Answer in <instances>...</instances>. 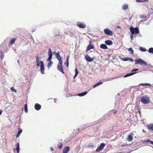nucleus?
Listing matches in <instances>:
<instances>
[{"label": "nucleus", "instance_id": "obj_10", "mask_svg": "<svg viewBox=\"0 0 153 153\" xmlns=\"http://www.w3.org/2000/svg\"><path fill=\"white\" fill-rule=\"evenodd\" d=\"M104 33L109 36H111L113 35L112 32L109 29H105L104 30Z\"/></svg>", "mask_w": 153, "mask_h": 153}, {"label": "nucleus", "instance_id": "obj_13", "mask_svg": "<svg viewBox=\"0 0 153 153\" xmlns=\"http://www.w3.org/2000/svg\"><path fill=\"white\" fill-rule=\"evenodd\" d=\"M85 60L89 62H92L93 60V59L91 58L90 56L88 54L85 55Z\"/></svg>", "mask_w": 153, "mask_h": 153}, {"label": "nucleus", "instance_id": "obj_45", "mask_svg": "<svg viewBox=\"0 0 153 153\" xmlns=\"http://www.w3.org/2000/svg\"><path fill=\"white\" fill-rule=\"evenodd\" d=\"M148 0H140V2H148Z\"/></svg>", "mask_w": 153, "mask_h": 153}, {"label": "nucleus", "instance_id": "obj_50", "mask_svg": "<svg viewBox=\"0 0 153 153\" xmlns=\"http://www.w3.org/2000/svg\"><path fill=\"white\" fill-rule=\"evenodd\" d=\"M3 110H0V115L2 114Z\"/></svg>", "mask_w": 153, "mask_h": 153}, {"label": "nucleus", "instance_id": "obj_44", "mask_svg": "<svg viewBox=\"0 0 153 153\" xmlns=\"http://www.w3.org/2000/svg\"><path fill=\"white\" fill-rule=\"evenodd\" d=\"M128 61H129L130 62H132L134 61V60L131 58V57L129 58L128 57Z\"/></svg>", "mask_w": 153, "mask_h": 153}, {"label": "nucleus", "instance_id": "obj_36", "mask_svg": "<svg viewBox=\"0 0 153 153\" xmlns=\"http://www.w3.org/2000/svg\"><path fill=\"white\" fill-rule=\"evenodd\" d=\"M149 142L151 144H153V141L150 140L149 139H148L144 141L143 142V143L144 142L147 143Z\"/></svg>", "mask_w": 153, "mask_h": 153}, {"label": "nucleus", "instance_id": "obj_49", "mask_svg": "<svg viewBox=\"0 0 153 153\" xmlns=\"http://www.w3.org/2000/svg\"><path fill=\"white\" fill-rule=\"evenodd\" d=\"M50 150L51 151H53L54 150V149L52 147H51V148H50Z\"/></svg>", "mask_w": 153, "mask_h": 153}, {"label": "nucleus", "instance_id": "obj_5", "mask_svg": "<svg viewBox=\"0 0 153 153\" xmlns=\"http://www.w3.org/2000/svg\"><path fill=\"white\" fill-rule=\"evenodd\" d=\"M62 62H59L57 65V69L63 74H64L65 72L63 71L62 66Z\"/></svg>", "mask_w": 153, "mask_h": 153}, {"label": "nucleus", "instance_id": "obj_41", "mask_svg": "<svg viewBox=\"0 0 153 153\" xmlns=\"http://www.w3.org/2000/svg\"><path fill=\"white\" fill-rule=\"evenodd\" d=\"M10 89H11V91H12L14 92H16V91H17L16 90V89H15V88H14L13 87H11L10 88Z\"/></svg>", "mask_w": 153, "mask_h": 153}, {"label": "nucleus", "instance_id": "obj_9", "mask_svg": "<svg viewBox=\"0 0 153 153\" xmlns=\"http://www.w3.org/2000/svg\"><path fill=\"white\" fill-rule=\"evenodd\" d=\"M105 144L104 143H101L96 150V152H99L101 151L104 148Z\"/></svg>", "mask_w": 153, "mask_h": 153}, {"label": "nucleus", "instance_id": "obj_24", "mask_svg": "<svg viewBox=\"0 0 153 153\" xmlns=\"http://www.w3.org/2000/svg\"><path fill=\"white\" fill-rule=\"evenodd\" d=\"M128 4H125L122 5V9L123 10H126L128 8Z\"/></svg>", "mask_w": 153, "mask_h": 153}, {"label": "nucleus", "instance_id": "obj_58", "mask_svg": "<svg viewBox=\"0 0 153 153\" xmlns=\"http://www.w3.org/2000/svg\"><path fill=\"white\" fill-rule=\"evenodd\" d=\"M59 34H58V35H55V36H59Z\"/></svg>", "mask_w": 153, "mask_h": 153}, {"label": "nucleus", "instance_id": "obj_48", "mask_svg": "<svg viewBox=\"0 0 153 153\" xmlns=\"http://www.w3.org/2000/svg\"><path fill=\"white\" fill-rule=\"evenodd\" d=\"M140 17L141 18H146V15H141L140 16Z\"/></svg>", "mask_w": 153, "mask_h": 153}, {"label": "nucleus", "instance_id": "obj_57", "mask_svg": "<svg viewBox=\"0 0 153 153\" xmlns=\"http://www.w3.org/2000/svg\"><path fill=\"white\" fill-rule=\"evenodd\" d=\"M143 132H146V131H145V130H144L143 129V131H142Z\"/></svg>", "mask_w": 153, "mask_h": 153}, {"label": "nucleus", "instance_id": "obj_29", "mask_svg": "<svg viewBox=\"0 0 153 153\" xmlns=\"http://www.w3.org/2000/svg\"><path fill=\"white\" fill-rule=\"evenodd\" d=\"M47 61L49 62L48 63L47 65V67L48 68H49L53 64V62L51 61V60H50L49 61Z\"/></svg>", "mask_w": 153, "mask_h": 153}, {"label": "nucleus", "instance_id": "obj_3", "mask_svg": "<svg viewBox=\"0 0 153 153\" xmlns=\"http://www.w3.org/2000/svg\"><path fill=\"white\" fill-rule=\"evenodd\" d=\"M130 30L131 34H137L139 32V29L137 27L134 28L133 27H131L130 28Z\"/></svg>", "mask_w": 153, "mask_h": 153}, {"label": "nucleus", "instance_id": "obj_30", "mask_svg": "<svg viewBox=\"0 0 153 153\" xmlns=\"http://www.w3.org/2000/svg\"><path fill=\"white\" fill-rule=\"evenodd\" d=\"M139 50L142 52H145L147 51L145 48L140 46L139 47Z\"/></svg>", "mask_w": 153, "mask_h": 153}, {"label": "nucleus", "instance_id": "obj_11", "mask_svg": "<svg viewBox=\"0 0 153 153\" xmlns=\"http://www.w3.org/2000/svg\"><path fill=\"white\" fill-rule=\"evenodd\" d=\"M48 57L47 59V61H49L52 59L53 56L52 52L51 49L50 48L48 49Z\"/></svg>", "mask_w": 153, "mask_h": 153}, {"label": "nucleus", "instance_id": "obj_12", "mask_svg": "<svg viewBox=\"0 0 153 153\" xmlns=\"http://www.w3.org/2000/svg\"><path fill=\"white\" fill-rule=\"evenodd\" d=\"M55 55L56 57L59 60V62H62V58L59 52L55 53Z\"/></svg>", "mask_w": 153, "mask_h": 153}, {"label": "nucleus", "instance_id": "obj_56", "mask_svg": "<svg viewBox=\"0 0 153 153\" xmlns=\"http://www.w3.org/2000/svg\"><path fill=\"white\" fill-rule=\"evenodd\" d=\"M56 99H54V102H56Z\"/></svg>", "mask_w": 153, "mask_h": 153}, {"label": "nucleus", "instance_id": "obj_54", "mask_svg": "<svg viewBox=\"0 0 153 153\" xmlns=\"http://www.w3.org/2000/svg\"><path fill=\"white\" fill-rule=\"evenodd\" d=\"M17 62L19 64V65H20V63H19V60H17Z\"/></svg>", "mask_w": 153, "mask_h": 153}, {"label": "nucleus", "instance_id": "obj_33", "mask_svg": "<svg viewBox=\"0 0 153 153\" xmlns=\"http://www.w3.org/2000/svg\"><path fill=\"white\" fill-rule=\"evenodd\" d=\"M95 147V146H94L93 144L92 143H90L88 144L87 146V147L88 148H91L92 149H93Z\"/></svg>", "mask_w": 153, "mask_h": 153}, {"label": "nucleus", "instance_id": "obj_34", "mask_svg": "<svg viewBox=\"0 0 153 153\" xmlns=\"http://www.w3.org/2000/svg\"><path fill=\"white\" fill-rule=\"evenodd\" d=\"M16 40V39L15 38H13L11 39L10 42V44L11 45H13L14 43L15 42Z\"/></svg>", "mask_w": 153, "mask_h": 153}, {"label": "nucleus", "instance_id": "obj_1", "mask_svg": "<svg viewBox=\"0 0 153 153\" xmlns=\"http://www.w3.org/2000/svg\"><path fill=\"white\" fill-rule=\"evenodd\" d=\"M36 65L37 67L40 65V72L42 74H44L45 67L43 62L41 61L40 60L39 57L37 56H36Z\"/></svg>", "mask_w": 153, "mask_h": 153}, {"label": "nucleus", "instance_id": "obj_4", "mask_svg": "<svg viewBox=\"0 0 153 153\" xmlns=\"http://www.w3.org/2000/svg\"><path fill=\"white\" fill-rule=\"evenodd\" d=\"M140 101L144 104H147L149 101V98L147 96H143L142 97Z\"/></svg>", "mask_w": 153, "mask_h": 153}, {"label": "nucleus", "instance_id": "obj_15", "mask_svg": "<svg viewBox=\"0 0 153 153\" xmlns=\"http://www.w3.org/2000/svg\"><path fill=\"white\" fill-rule=\"evenodd\" d=\"M70 149V147L68 146H65L63 150V153H68Z\"/></svg>", "mask_w": 153, "mask_h": 153}, {"label": "nucleus", "instance_id": "obj_46", "mask_svg": "<svg viewBox=\"0 0 153 153\" xmlns=\"http://www.w3.org/2000/svg\"><path fill=\"white\" fill-rule=\"evenodd\" d=\"M134 35V34H131L130 35V38L131 40H133V39Z\"/></svg>", "mask_w": 153, "mask_h": 153}, {"label": "nucleus", "instance_id": "obj_59", "mask_svg": "<svg viewBox=\"0 0 153 153\" xmlns=\"http://www.w3.org/2000/svg\"><path fill=\"white\" fill-rule=\"evenodd\" d=\"M55 53H56V52H55V51H54V52H53V53H55Z\"/></svg>", "mask_w": 153, "mask_h": 153}, {"label": "nucleus", "instance_id": "obj_53", "mask_svg": "<svg viewBox=\"0 0 153 153\" xmlns=\"http://www.w3.org/2000/svg\"><path fill=\"white\" fill-rule=\"evenodd\" d=\"M140 0H136V1L138 2H140Z\"/></svg>", "mask_w": 153, "mask_h": 153}, {"label": "nucleus", "instance_id": "obj_22", "mask_svg": "<svg viewBox=\"0 0 153 153\" xmlns=\"http://www.w3.org/2000/svg\"><path fill=\"white\" fill-rule=\"evenodd\" d=\"M102 83H103V82H98L97 83H96L95 84H94L93 85V88H95L97 87L98 86H99L100 85H101Z\"/></svg>", "mask_w": 153, "mask_h": 153}, {"label": "nucleus", "instance_id": "obj_55", "mask_svg": "<svg viewBox=\"0 0 153 153\" xmlns=\"http://www.w3.org/2000/svg\"><path fill=\"white\" fill-rule=\"evenodd\" d=\"M134 36V37H136V34H135Z\"/></svg>", "mask_w": 153, "mask_h": 153}, {"label": "nucleus", "instance_id": "obj_31", "mask_svg": "<svg viewBox=\"0 0 153 153\" xmlns=\"http://www.w3.org/2000/svg\"><path fill=\"white\" fill-rule=\"evenodd\" d=\"M139 85L142 86H151V84L148 83H140L139 84Z\"/></svg>", "mask_w": 153, "mask_h": 153}, {"label": "nucleus", "instance_id": "obj_16", "mask_svg": "<svg viewBox=\"0 0 153 153\" xmlns=\"http://www.w3.org/2000/svg\"><path fill=\"white\" fill-rule=\"evenodd\" d=\"M88 93L87 91H85L84 92L78 94L76 95L79 97H83L85 95Z\"/></svg>", "mask_w": 153, "mask_h": 153}, {"label": "nucleus", "instance_id": "obj_43", "mask_svg": "<svg viewBox=\"0 0 153 153\" xmlns=\"http://www.w3.org/2000/svg\"><path fill=\"white\" fill-rule=\"evenodd\" d=\"M79 72L77 68H76L75 69V74L78 75Z\"/></svg>", "mask_w": 153, "mask_h": 153}, {"label": "nucleus", "instance_id": "obj_8", "mask_svg": "<svg viewBox=\"0 0 153 153\" xmlns=\"http://www.w3.org/2000/svg\"><path fill=\"white\" fill-rule=\"evenodd\" d=\"M105 144L104 143H101L96 150V152H99L101 151L104 148Z\"/></svg>", "mask_w": 153, "mask_h": 153}, {"label": "nucleus", "instance_id": "obj_28", "mask_svg": "<svg viewBox=\"0 0 153 153\" xmlns=\"http://www.w3.org/2000/svg\"><path fill=\"white\" fill-rule=\"evenodd\" d=\"M69 56L68 55L66 58V62L65 63V64L66 65L67 67H68L69 65Z\"/></svg>", "mask_w": 153, "mask_h": 153}, {"label": "nucleus", "instance_id": "obj_6", "mask_svg": "<svg viewBox=\"0 0 153 153\" xmlns=\"http://www.w3.org/2000/svg\"><path fill=\"white\" fill-rule=\"evenodd\" d=\"M76 25L78 27L81 28H84L87 27L86 25L83 22H78Z\"/></svg>", "mask_w": 153, "mask_h": 153}, {"label": "nucleus", "instance_id": "obj_20", "mask_svg": "<svg viewBox=\"0 0 153 153\" xmlns=\"http://www.w3.org/2000/svg\"><path fill=\"white\" fill-rule=\"evenodd\" d=\"M137 73V72H131L129 73H128V74H126L124 75L123 76V77L125 78V77H128L129 76H131L132 75H134L135 74H136Z\"/></svg>", "mask_w": 153, "mask_h": 153}, {"label": "nucleus", "instance_id": "obj_51", "mask_svg": "<svg viewBox=\"0 0 153 153\" xmlns=\"http://www.w3.org/2000/svg\"><path fill=\"white\" fill-rule=\"evenodd\" d=\"M77 76V75L75 74L74 76V79H75Z\"/></svg>", "mask_w": 153, "mask_h": 153}, {"label": "nucleus", "instance_id": "obj_26", "mask_svg": "<svg viewBox=\"0 0 153 153\" xmlns=\"http://www.w3.org/2000/svg\"><path fill=\"white\" fill-rule=\"evenodd\" d=\"M16 149L17 153H19L20 151V147L19 143H17L16 144Z\"/></svg>", "mask_w": 153, "mask_h": 153}, {"label": "nucleus", "instance_id": "obj_38", "mask_svg": "<svg viewBox=\"0 0 153 153\" xmlns=\"http://www.w3.org/2000/svg\"><path fill=\"white\" fill-rule=\"evenodd\" d=\"M128 51L130 52L131 54H133L134 51L132 48H130L128 49Z\"/></svg>", "mask_w": 153, "mask_h": 153}, {"label": "nucleus", "instance_id": "obj_25", "mask_svg": "<svg viewBox=\"0 0 153 153\" xmlns=\"http://www.w3.org/2000/svg\"><path fill=\"white\" fill-rule=\"evenodd\" d=\"M100 47L101 48L104 49H106L108 48V47L105 44H101L100 45Z\"/></svg>", "mask_w": 153, "mask_h": 153}, {"label": "nucleus", "instance_id": "obj_7", "mask_svg": "<svg viewBox=\"0 0 153 153\" xmlns=\"http://www.w3.org/2000/svg\"><path fill=\"white\" fill-rule=\"evenodd\" d=\"M105 144L104 143H101L96 150V152H99L101 151L104 148Z\"/></svg>", "mask_w": 153, "mask_h": 153}, {"label": "nucleus", "instance_id": "obj_21", "mask_svg": "<svg viewBox=\"0 0 153 153\" xmlns=\"http://www.w3.org/2000/svg\"><path fill=\"white\" fill-rule=\"evenodd\" d=\"M94 48V47L93 44L89 45L87 48L86 51H88L91 49H93Z\"/></svg>", "mask_w": 153, "mask_h": 153}, {"label": "nucleus", "instance_id": "obj_17", "mask_svg": "<svg viewBox=\"0 0 153 153\" xmlns=\"http://www.w3.org/2000/svg\"><path fill=\"white\" fill-rule=\"evenodd\" d=\"M134 135L132 133H131L130 134L128 135L127 138V140L128 141H131L133 139V135Z\"/></svg>", "mask_w": 153, "mask_h": 153}, {"label": "nucleus", "instance_id": "obj_2", "mask_svg": "<svg viewBox=\"0 0 153 153\" xmlns=\"http://www.w3.org/2000/svg\"><path fill=\"white\" fill-rule=\"evenodd\" d=\"M135 64H139L141 65H147V63L143 59L139 58L135 60Z\"/></svg>", "mask_w": 153, "mask_h": 153}, {"label": "nucleus", "instance_id": "obj_32", "mask_svg": "<svg viewBox=\"0 0 153 153\" xmlns=\"http://www.w3.org/2000/svg\"><path fill=\"white\" fill-rule=\"evenodd\" d=\"M4 56V55L3 52L2 51H0V57L1 59L2 60Z\"/></svg>", "mask_w": 153, "mask_h": 153}, {"label": "nucleus", "instance_id": "obj_14", "mask_svg": "<svg viewBox=\"0 0 153 153\" xmlns=\"http://www.w3.org/2000/svg\"><path fill=\"white\" fill-rule=\"evenodd\" d=\"M41 108V105L37 103H36L35 104L34 108L35 110L37 111H39L40 110Z\"/></svg>", "mask_w": 153, "mask_h": 153}, {"label": "nucleus", "instance_id": "obj_60", "mask_svg": "<svg viewBox=\"0 0 153 153\" xmlns=\"http://www.w3.org/2000/svg\"><path fill=\"white\" fill-rule=\"evenodd\" d=\"M153 86V84H152V85H151V86Z\"/></svg>", "mask_w": 153, "mask_h": 153}, {"label": "nucleus", "instance_id": "obj_37", "mask_svg": "<svg viewBox=\"0 0 153 153\" xmlns=\"http://www.w3.org/2000/svg\"><path fill=\"white\" fill-rule=\"evenodd\" d=\"M148 51L150 53L153 54V48H149L148 50Z\"/></svg>", "mask_w": 153, "mask_h": 153}, {"label": "nucleus", "instance_id": "obj_27", "mask_svg": "<svg viewBox=\"0 0 153 153\" xmlns=\"http://www.w3.org/2000/svg\"><path fill=\"white\" fill-rule=\"evenodd\" d=\"M5 74L4 73H0V80H2L5 78Z\"/></svg>", "mask_w": 153, "mask_h": 153}, {"label": "nucleus", "instance_id": "obj_39", "mask_svg": "<svg viewBox=\"0 0 153 153\" xmlns=\"http://www.w3.org/2000/svg\"><path fill=\"white\" fill-rule=\"evenodd\" d=\"M128 57H126L125 58H121V59L124 61H128Z\"/></svg>", "mask_w": 153, "mask_h": 153}, {"label": "nucleus", "instance_id": "obj_47", "mask_svg": "<svg viewBox=\"0 0 153 153\" xmlns=\"http://www.w3.org/2000/svg\"><path fill=\"white\" fill-rule=\"evenodd\" d=\"M111 113H113L114 114H116L117 113V111L115 110V111H111Z\"/></svg>", "mask_w": 153, "mask_h": 153}, {"label": "nucleus", "instance_id": "obj_40", "mask_svg": "<svg viewBox=\"0 0 153 153\" xmlns=\"http://www.w3.org/2000/svg\"><path fill=\"white\" fill-rule=\"evenodd\" d=\"M62 143H59L57 146V147L59 149H61L62 148Z\"/></svg>", "mask_w": 153, "mask_h": 153}, {"label": "nucleus", "instance_id": "obj_19", "mask_svg": "<svg viewBox=\"0 0 153 153\" xmlns=\"http://www.w3.org/2000/svg\"><path fill=\"white\" fill-rule=\"evenodd\" d=\"M22 129L20 128H19L18 131L16 135V137L18 138V137H19L20 134L22 133Z\"/></svg>", "mask_w": 153, "mask_h": 153}, {"label": "nucleus", "instance_id": "obj_42", "mask_svg": "<svg viewBox=\"0 0 153 153\" xmlns=\"http://www.w3.org/2000/svg\"><path fill=\"white\" fill-rule=\"evenodd\" d=\"M139 69L138 68L133 69L131 71L132 72H136V71H138Z\"/></svg>", "mask_w": 153, "mask_h": 153}, {"label": "nucleus", "instance_id": "obj_52", "mask_svg": "<svg viewBox=\"0 0 153 153\" xmlns=\"http://www.w3.org/2000/svg\"><path fill=\"white\" fill-rule=\"evenodd\" d=\"M117 28L118 29H120L121 27L120 26H117Z\"/></svg>", "mask_w": 153, "mask_h": 153}, {"label": "nucleus", "instance_id": "obj_23", "mask_svg": "<svg viewBox=\"0 0 153 153\" xmlns=\"http://www.w3.org/2000/svg\"><path fill=\"white\" fill-rule=\"evenodd\" d=\"M149 130L153 131V123H150L148 126Z\"/></svg>", "mask_w": 153, "mask_h": 153}, {"label": "nucleus", "instance_id": "obj_35", "mask_svg": "<svg viewBox=\"0 0 153 153\" xmlns=\"http://www.w3.org/2000/svg\"><path fill=\"white\" fill-rule=\"evenodd\" d=\"M24 110L25 113H27L28 112L27 105V104L25 105Z\"/></svg>", "mask_w": 153, "mask_h": 153}, {"label": "nucleus", "instance_id": "obj_18", "mask_svg": "<svg viewBox=\"0 0 153 153\" xmlns=\"http://www.w3.org/2000/svg\"><path fill=\"white\" fill-rule=\"evenodd\" d=\"M105 44L108 45H112L113 44V42L112 41L109 40H106L105 42Z\"/></svg>", "mask_w": 153, "mask_h": 153}]
</instances>
